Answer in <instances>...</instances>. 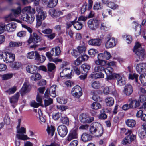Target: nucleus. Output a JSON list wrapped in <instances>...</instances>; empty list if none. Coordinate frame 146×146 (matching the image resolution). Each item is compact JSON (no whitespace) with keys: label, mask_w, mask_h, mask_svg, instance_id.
Returning a JSON list of instances; mask_svg holds the SVG:
<instances>
[{"label":"nucleus","mask_w":146,"mask_h":146,"mask_svg":"<svg viewBox=\"0 0 146 146\" xmlns=\"http://www.w3.org/2000/svg\"><path fill=\"white\" fill-rule=\"evenodd\" d=\"M79 119L81 122L88 123H90L92 122L94 119L93 117L90 116L89 115L85 113L80 115Z\"/></svg>","instance_id":"7"},{"label":"nucleus","mask_w":146,"mask_h":146,"mask_svg":"<svg viewBox=\"0 0 146 146\" xmlns=\"http://www.w3.org/2000/svg\"><path fill=\"white\" fill-rule=\"evenodd\" d=\"M131 141L130 140L129 136H127L123 139L122 143L123 145H127L130 143Z\"/></svg>","instance_id":"56"},{"label":"nucleus","mask_w":146,"mask_h":146,"mask_svg":"<svg viewBox=\"0 0 146 146\" xmlns=\"http://www.w3.org/2000/svg\"><path fill=\"white\" fill-rule=\"evenodd\" d=\"M49 13L52 17H58L57 10H56L54 9H51L50 10Z\"/></svg>","instance_id":"50"},{"label":"nucleus","mask_w":146,"mask_h":146,"mask_svg":"<svg viewBox=\"0 0 146 146\" xmlns=\"http://www.w3.org/2000/svg\"><path fill=\"white\" fill-rule=\"evenodd\" d=\"M77 49L80 54L84 53L86 50V48L83 46H78Z\"/></svg>","instance_id":"60"},{"label":"nucleus","mask_w":146,"mask_h":146,"mask_svg":"<svg viewBox=\"0 0 146 146\" xmlns=\"http://www.w3.org/2000/svg\"><path fill=\"white\" fill-rule=\"evenodd\" d=\"M133 27L135 30V34L136 37L139 36L140 35L145 40H146V29H142L141 26L136 22L133 21L132 23Z\"/></svg>","instance_id":"2"},{"label":"nucleus","mask_w":146,"mask_h":146,"mask_svg":"<svg viewBox=\"0 0 146 146\" xmlns=\"http://www.w3.org/2000/svg\"><path fill=\"white\" fill-rule=\"evenodd\" d=\"M126 125L129 127H133L136 124L135 121L133 119H127L125 121Z\"/></svg>","instance_id":"36"},{"label":"nucleus","mask_w":146,"mask_h":146,"mask_svg":"<svg viewBox=\"0 0 146 146\" xmlns=\"http://www.w3.org/2000/svg\"><path fill=\"white\" fill-rule=\"evenodd\" d=\"M90 66L87 64H83L81 66V68L82 69V73L83 74H86L88 72V70L90 68Z\"/></svg>","instance_id":"27"},{"label":"nucleus","mask_w":146,"mask_h":146,"mask_svg":"<svg viewBox=\"0 0 146 146\" xmlns=\"http://www.w3.org/2000/svg\"><path fill=\"white\" fill-rule=\"evenodd\" d=\"M146 134V132L144 130L140 131L138 133L139 136L141 139H143L145 137Z\"/></svg>","instance_id":"64"},{"label":"nucleus","mask_w":146,"mask_h":146,"mask_svg":"<svg viewBox=\"0 0 146 146\" xmlns=\"http://www.w3.org/2000/svg\"><path fill=\"white\" fill-rule=\"evenodd\" d=\"M78 134L77 131L75 130H71L67 137V140L69 142L73 139L77 138Z\"/></svg>","instance_id":"18"},{"label":"nucleus","mask_w":146,"mask_h":146,"mask_svg":"<svg viewBox=\"0 0 146 146\" xmlns=\"http://www.w3.org/2000/svg\"><path fill=\"white\" fill-rule=\"evenodd\" d=\"M114 76L117 79L116 84L119 86H122L125 84L126 79L122 74H115Z\"/></svg>","instance_id":"8"},{"label":"nucleus","mask_w":146,"mask_h":146,"mask_svg":"<svg viewBox=\"0 0 146 146\" xmlns=\"http://www.w3.org/2000/svg\"><path fill=\"white\" fill-rule=\"evenodd\" d=\"M6 30L8 32L15 31L16 28V23L14 22L5 25Z\"/></svg>","instance_id":"21"},{"label":"nucleus","mask_w":146,"mask_h":146,"mask_svg":"<svg viewBox=\"0 0 146 146\" xmlns=\"http://www.w3.org/2000/svg\"><path fill=\"white\" fill-rule=\"evenodd\" d=\"M20 96L19 92L16 93L9 98L10 104L12 107L15 108L17 105V102Z\"/></svg>","instance_id":"16"},{"label":"nucleus","mask_w":146,"mask_h":146,"mask_svg":"<svg viewBox=\"0 0 146 146\" xmlns=\"http://www.w3.org/2000/svg\"><path fill=\"white\" fill-rule=\"evenodd\" d=\"M35 59L40 61L41 63L43 62L46 59L45 56L43 55L40 56L38 52L36 51L35 52Z\"/></svg>","instance_id":"28"},{"label":"nucleus","mask_w":146,"mask_h":146,"mask_svg":"<svg viewBox=\"0 0 146 146\" xmlns=\"http://www.w3.org/2000/svg\"><path fill=\"white\" fill-rule=\"evenodd\" d=\"M48 70L49 72H52L56 68L55 65L52 63H49L47 65Z\"/></svg>","instance_id":"51"},{"label":"nucleus","mask_w":146,"mask_h":146,"mask_svg":"<svg viewBox=\"0 0 146 146\" xmlns=\"http://www.w3.org/2000/svg\"><path fill=\"white\" fill-rule=\"evenodd\" d=\"M31 89V86L28 82H25L20 90V93L21 96H23L29 92Z\"/></svg>","instance_id":"13"},{"label":"nucleus","mask_w":146,"mask_h":146,"mask_svg":"<svg viewBox=\"0 0 146 146\" xmlns=\"http://www.w3.org/2000/svg\"><path fill=\"white\" fill-rule=\"evenodd\" d=\"M57 130L59 135L62 137H64L68 132L67 127L63 125L59 126L57 128Z\"/></svg>","instance_id":"14"},{"label":"nucleus","mask_w":146,"mask_h":146,"mask_svg":"<svg viewBox=\"0 0 146 146\" xmlns=\"http://www.w3.org/2000/svg\"><path fill=\"white\" fill-rule=\"evenodd\" d=\"M139 75L138 74L134 73L133 74L129 73V75L128 78L129 79L135 80V82L137 83L138 81Z\"/></svg>","instance_id":"38"},{"label":"nucleus","mask_w":146,"mask_h":146,"mask_svg":"<svg viewBox=\"0 0 146 146\" xmlns=\"http://www.w3.org/2000/svg\"><path fill=\"white\" fill-rule=\"evenodd\" d=\"M55 129L54 126L52 125L49 126L48 125L47 129V131L48 134L52 136L54 134Z\"/></svg>","instance_id":"35"},{"label":"nucleus","mask_w":146,"mask_h":146,"mask_svg":"<svg viewBox=\"0 0 146 146\" xmlns=\"http://www.w3.org/2000/svg\"><path fill=\"white\" fill-rule=\"evenodd\" d=\"M136 70L139 74H141L146 72V63H141L135 65Z\"/></svg>","instance_id":"15"},{"label":"nucleus","mask_w":146,"mask_h":146,"mask_svg":"<svg viewBox=\"0 0 146 146\" xmlns=\"http://www.w3.org/2000/svg\"><path fill=\"white\" fill-rule=\"evenodd\" d=\"M38 114L40 122L41 123H44L46 121V120L44 117L43 116L42 112L40 109H39L38 110Z\"/></svg>","instance_id":"49"},{"label":"nucleus","mask_w":146,"mask_h":146,"mask_svg":"<svg viewBox=\"0 0 146 146\" xmlns=\"http://www.w3.org/2000/svg\"><path fill=\"white\" fill-rule=\"evenodd\" d=\"M7 52H3L0 54V59H3V61L6 63V60L7 58Z\"/></svg>","instance_id":"58"},{"label":"nucleus","mask_w":146,"mask_h":146,"mask_svg":"<svg viewBox=\"0 0 146 146\" xmlns=\"http://www.w3.org/2000/svg\"><path fill=\"white\" fill-rule=\"evenodd\" d=\"M12 11L15 17L19 16L21 11V9L20 7H18L15 9H13Z\"/></svg>","instance_id":"42"},{"label":"nucleus","mask_w":146,"mask_h":146,"mask_svg":"<svg viewBox=\"0 0 146 146\" xmlns=\"http://www.w3.org/2000/svg\"><path fill=\"white\" fill-rule=\"evenodd\" d=\"M20 66L21 64L18 62H14L11 65V67L15 70L18 69Z\"/></svg>","instance_id":"62"},{"label":"nucleus","mask_w":146,"mask_h":146,"mask_svg":"<svg viewBox=\"0 0 146 146\" xmlns=\"http://www.w3.org/2000/svg\"><path fill=\"white\" fill-rule=\"evenodd\" d=\"M61 122L63 124L68 125L69 124V121L68 117L67 116L61 117L60 119Z\"/></svg>","instance_id":"48"},{"label":"nucleus","mask_w":146,"mask_h":146,"mask_svg":"<svg viewBox=\"0 0 146 146\" xmlns=\"http://www.w3.org/2000/svg\"><path fill=\"white\" fill-rule=\"evenodd\" d=\"M22 13L21 19L28 23L31 24L35 19L34 14L35 13V9L31 6L26 7L22 10Z\"/></svg>","instance_id":"1"},{"label":"nucleus","mask_w":146,"mask_h":146,"mask_svg":"<svg viewBox=\"0 0 146 146\" xmlns=\"http://www.w3.org/2000/svg\"><path fill=\"white\" fill-rule=\"evenodd\" d=\"M34 51L30 52L27 53L26 56L27 58L30 59H32L35 58V52Z\"/></svg>","instance_id":"55"},{"label":"nucleus","mask_w":146,"mask_h":146,"mask_svg":"<svg viewBox=\"0 0 146 146\" xmlns=\"http://www.w3.org/2000/svg\"><path fill=\"white\" fill-rule=\"evenodd\" d=\"M111 35L108 34L106 38L105 46L106 49L112 48L116 46L117 44V40L113 37H111Z\"/></svg>","instance_id":"4"},{"label":"nucleus","mask_w":146,"mask_h":146,"mask_svg":"<svg viewBox=\"0 0 146 146\" xmlns=\"http://www.w3.org/2000/svg\"><path fill=\"white\" fill-rule=\"evenodd\" d=\"M99 123L98 122H95L93 123L89 128V131L90 133L92 135L94 136L96 130L97 129L98 125Z\"/></svg>","instance_id":"26"},{"label":"nucleus","mask_w":146,"mask_h":146,"mask_svg":"<svg viewBox=\"0 0 146 146\" xmlns=\"http://www.w3.org/2000/svg\"><path fill=\"white\" fill-rule=\"evenodd\" d=\"M92 136L90 134L86 133H83L81 136V139L84 142H87L91 140Z\"/></svg>","instance_id":"29"},{"label":"nucleus","mask_w":146,"mask_h":146,"mask_svg":"<svg viewBox=\"0 0 146 146\" xmlns=\"http://www.w3.org/2000/svg\"><path fill=\"white\" fill-rule=\"evenodd\" d=\"M102 9V7L100 3L98 2L95 3L94 5L93 9L95 10H99Z\"/></svg>","instance_id":"57"},{"label":"nucleus","mask_w":146,"mask_h":146,"mask_svg":"<svg viewBox=\"0 0 146 146\" xmlns=\"http://www.w3.org/2000/svg\"><path fill=\"white\" fill-rule=\"evenodd\" d=\"M129 101L130 102L129 104L130 108H135L140 106L139 102L136 99L132 100V99H130Z\"/></svg>","instance_id":"22"},{"label":"nucleus","mask_w":146,"mask_h":146,"mask_svg":"<svg viewBox=\"0 0 146 146\" xmlns=\"http://www.w3.org/2000/svg\"><path fill=\"white\" fill-rule=\"evenodd\" d=\"M71 94L74 97L79 98L82 94L81 88L78 85L74 86L71 90Z\"/></svg>","instance_id":"6"},{"label":"nucleus","mask_w":146,"mask_h":146,"mask_svg":"<svg viewBox=\"0 0 146 146\" xmlns=\"http://www.w3.org/2000/svg\"><path fill=\"white\" fill-rule=\"evenodd\" d=\"M56 85L52 86L50 89L49 94V90L48 89H47L44 93V98H48L49 97V95L53 97H56Z\"/></svg>","instance_id":"11"},{"label":"nucleus","mask_w":146,"mask_h":146,"mask_svg":"<svg viewBox=\"0 0 146 146\" xmlns=\"http://www.w3.org/2000/svg\"><path fill=\"white\" fill-rule=\"evenodd\" d=\"M110 26L107 23H102L100 26V28L101 30L104 31H108L110 30Z\"/></svg>","instance_id":"32"},{"label":"nucleus","mask_w":146,"mask_h":146,"mask_svg":"<svg viewBox=\"0 0 146 146\" xmlns=\"http://www.w3.org/2000/svg\"><path fill=\"white\" fill-rule=\"evenodd\" d=\"M76 18L74 20V27L77 30H80L81 29L83 26V24L80 22L78 21H76Z\"/></svg>","instance_id":"30"},{"label":"nucleus","mask_w":146,"mask_h":146,"mask_svg":"<svg viewBox=\"0 0 146 146\" xmlns=\"http://www.w3.org/2000/svg\"><path fill=\"white\" fill-rule=\"evenodd\" d=\"M132 131L126 129L125 128H121V133L123 135L129 136L132 133Z\"/></svg>","instance_id":"43"},{"label":"nucleus","mask_w":146,"mask_h":146,"mask_svg":"<svg viewBox=\"0 0 146 146\" xmlns=\"http://www.w3.org/2000/svg\"><path fill=\"white\" fill-rule=\"evenodd\" d=\"M89 57L87 55H84L78 57L75 61L74 64L75 65L78 66L82 62L87 60Z\"/></svg>","instance_id":"19"},{"label":"nucleus","mask_w":146,"mask_h":146,"mask_svg":"<svg viewBox=\"0 0 146 146\" xmlns=\"http://www.w3.org/2000/svg\"><path fill=\"white\" fill-rule=\"evenodd\" d=\"M17 132L18 133L16 134V136L18 139L23 140L29 139L30 138L26 135L24 134L26 133V129L25 127H21L18 129Z\"/></svg>","instance_id":"5"},{"label":"nucleus","mask_w":146,"mask_h":146,"mask_svg":"<svg viewBox=\"0 0 146 146\" xmlns=\"http://www.w3.org/2000/svg\"><path fill=\"white\" fill-rule=\"evenodd\" d=\"M105 102L107 106H111L114 104V100L111 97H107L105 99Z\"/></svg>","instance_id":"34"},{"label":"nucleus","mask_w":146,"mask_h":146,"mask_svg":"<svg viewBox=\"0 0 146 146\" xmlns=\"http://www.w3.org/2000/svg\"><path fill=\"white\" fill-rule=\"evenodd\" d=\"M49 1L48 7L50 8L56 6L58 2V0H49Z\"/></svg>","instance_id":"44"},{"label":"nucleus","mask_w":146,"mask_h":146,"mask_svg":"<svg viewBox=\"0 0 146 146\" xmlns=\"http://www.w3.org/2000/svg\"><path fill=\"white\" fill-rule=\"evenodd\" d=\"M108 14L111 15V17H113L112 14V11L109 9H106L104 10L102 13V15L104 18L107 17Z\"/></svg>","instance_id":"40"},{"label":"nucleus","mask_w":146,"mask_h":146,"mask_svg":"<svg viewBox=\"0 0 146 146\" xmlns=\"http://www.w3.org/2000/svg\"><path fill=\"white\" fill-rule=\"evenodd\" d=\"M91 86L94 89H98L100 87V85L99 81H94L92 83Z\"/></svg>","instance_id":"53"},{"label":"nucleus","mask_w":146,"mask_h":146,"mask_svg":"<svg viewBox=\"0 0 146 146\" xmlns=\"http://www.w3.org/2000/svg\"><path fill=\"white\" fill-rule=\"evenodd\" d=\"M102 43L101 39L99 38L92 39L89 41L88 44L89 45L95 46H99Z\"/></svg>","instance_id":"20"},{"label":"nucleus","mask_w":146,"mask_h":146,"mask_svg":"<svg viewBox=\"0 0 146 146\" xmlns=\"http://www.w3.org/2000/svg\"><path fill=\"white\" fill-rule=\"evenodd\" d=\"M37 68L38 67L35 65H29L26 67V70L28 73L33 74L35 72Z\"/></svg>","instance_id":"24"},{"label":"nucleus","mask_w":146,"mask_h":146,"mask_svg":"<svg viewBox=\"0 0 146 146\" xmlns=\"http://www.w3.org/2000/svg\"><path fill=\"white\" fill-rule=\"evenodd\" d=\"M94 63L96 66H105L106 64V61L98 58L94 61Z\"/></svg>","instance_id":"33"},{"label":"nucleus","mask_w":146,"mask_h":146,"mask_svg":"<svg viewBox=\"0 0 146 146\" xmlns=\"http://www.w3.org/2000/svg\"><path fill=\"white\" fill-rule=\"evenodd\" d=\"M107 6L113 10L117 9L118 8L117 5L112 2H109Z\"/></svg>","instance_id":"47"},{"label":"nucleus","mask_w":146,"mask_h":146,"mask_svg":"<svg viewBox=\"0 0 146 146\" xmlns=\"http://www.w3.org/2000/svg\"><path fill=\"white\" fill-rule=\"evenodd\" d=\"M97 52V50L94 49H90L88 51V54L90 55L94 56Z\"/></svg>","instance_id":"61"},{"label":"nucleus","mask_w":146,"mask_h":146,"mask_svg":"<svg viewBox=\"0 0 146 146\" xmlns=\"http://www.w3.org/2000/svg\"><path fill=\"white\" fill-rule=\"evenodd\" d=\"M34 39L33 43H37L40 42L42 39L36 33H33V34Z\"/></svg>","instance_id":"37"},{"label":"nucleus","mask_w":146,"mask_h":146,"mask_svg":"<svg viewBox=\"0 0 146 146\" xmlns=\"http://www.w3.org/2000/svg\"><path fill=\"white\" fill-rule=\"evenodd\" d=\"M15 59V56L14 54L8 52L6 63H9L13 62Z\"/></svg>","instance_id":"31"},{"label":"nucleus","mask_w":146,"mask_h":146,"mask_svg":"<svg viewBox=\"0 0 146 146\" xmlns=\"http://www.w3.org/2000/svg\"><path fill=\"white\" fill-rule=\"evenodd\" d=\"M91 108L94 110H97L101 108V106L100 104L96 102H93L91 105Z\"/></svg>","instance_id":"45"},{"label":"nucleus","mask_w":146,"mask_h":146,"mask_svg":"<svg viewBox=\"0 0 146 146\" xmlns=\"http://www.w3.org/2000/svg\"><path fill=\"white\" fill-rule=\"evenodd\" d=\"M16 86H14L6 91L5 92L8 93L9 95H11L14 93L16 91Z\"/></svg>","instance_id":"52"},{"label":"nucleus","mask_w":146,"mask_h":146,"mask_svg":"<svg viewBox=\"0 0 146 146\" xmlns=\"http://www.w3.org/2000/svg\"><path fill=\"white\" fill-rule=\"evenodd\" d=\"M57 102L61 104H64L67 102V100L63 98H56Z\"/></svg>","instance_id":"59"},{"label":"nucleus","mask_w":146,"mask_h":146,"mask_svg":"<svg viewBox=\"0 0 146 146\" xmlns=\"http://www.w3.org/2000/svg\"><path fill=\"white\" fill-rule=\"evenodd\" d=\"M92 78L95 79L103 78L104 77V75L102 72H93L90 75Z\"/></svg>","instance_id":"23"},{"label":"nucleus","mask_w":146,"mask_h":146,"mask_svg":"<svg viewBox=\"0 0 146 146\" xmlns=\"http://www.w3.org/2000/svg\"><path fill=\"white\" fill-rule=\"evenodd\" d=\"M104 70L105 68L103 66H96L94 68V72H102Z\"/></svg>","instance_id":"46"},{"label":"nucleus","mask_w":146,"mask_h":146,"mask_svg":"<svg viewBox=\"0 0 146 146\" xmlns=\"http://www.w3.org/2000/svg\"><path fill=\"white\" fill-rule=\"evenodd\" d=\"M133 88L132 86L129 84H126L123 90V93L126 95L129 96L133 93Z\"/></svg>","instance_id":"17"},{"label":"nucleus","mask_w":146,"mask_h":146,"mask_svg":"<svg viewBox=\"0 0 146 146\" xmlns=\"http://www.w3.org/2000/svg\"><path fill=\"white\" fill-rule=\"evenodd\" d=\"M97 129L94 136L95 137H99L102 135L103 131L102 126L99 123L98 125Z\"/></svg>","instance_id":"25"},{"label":"nucleus","mask_w":146,"mask_h":146,"mask_svg":"<svg viewBox=\"0 0 146 146\" xmlns=\"http://www.w3.org/2000/svg\"><path fill=\"white\" fill-rule=\"evenodd\" d=\"M26 32L25 31H21L18 32L17 34V36L19 37H25L26 35Z\"/></svg>","instance_id":"63"},{"label":"nucleus","mask_w":146,"mask_h":146,"mask_svg":"<svg viewBox=\"0 0 146 146\" xmlns=\"http://www.w3.org/2000/svg\"><path fill=\"white\" fill-rule=\"evenodd\" d=\"M139 79L143 85L146 86V74H141L139 77Z\"/></svg>","instance_id":"39"},{"label":"nucleus","mask_w":146,"mask_h":146,"mask_svg":"<svg viewBox=\"0 0 146 146\" xmlns=\"http://www.w3.org/2000/svg\"><path fill=\"white\" fill-rule=\"evenodd\" d=\"M133 52L138 56L139 61L143 60L145 57L144 50L142 48L140 44L137 42L136 43L133 50Z\"/></svg>","instance_id":"3"},{"label":"nucleus","mask_w":146,"mask_h":146,"mask_svg":"<svg viewBox=\"0 0 146 146\" xmlns=\"http://www.w3.org/2000/svg\"><path fill=\"white\" fill-rule=\"evenodd\" d=\"M36 10L38 14L36 15V19L42 21L44 20L47 16L46 12L43 11L42 7L39 6L37 7Z\"/></svg>","instance_id":"10"},{"label":"nucleus","mask_w":146,"mask_h":146,"mask_svg":"<svg viewBox=\"0 0 146 146\" xmlns=\"http://www.w3.org/2000/svg\"><path fill=\"white\" fill-rule=\"evenodd\" d=\"M113 69L111 67H108L106 68H105L104 71L106 74H111L112 73Z\"/></svg>","instance_id":"54"},{"label":"nucleus","mask_w":146,"mask_h":146,"mask_svg":"<svg viewBox=\"0 0 146 146\" xmlns=\"http://www.w3.org/2000/svg\"><path fill=\"white\" fill-rule=\"evenodd\" d=\"M60 70V76L61 77H66L68 78H71L72 70L70 68H66L63 69V67H61Z\"/></svg>","instance_id":"9"},{"label":"nucleus","mask_w":146,"mask_h":146,"mask_svg":"<svg viewBox=\"0 0 146 146\" xmlns=\"http://www.w3.org/2000/svg\"><path fill=\"white\" fill-rule=\"evenodd\" d=\"M87 24L88 27L90 29L95 30L98 27L100 21L96 19H90L88 21Z\"/></svg>","instance_id":"12"},{"label":"nucleus","mask_w":146,"mask_h":146,"mask_svg":"<svg viewBox=\"0 0 146 146\" xmlns=\"http://www.w3.org/2000/svg\"><path fill=\"white\" fill-rule=\"evenodd\" d=\"M32 74V75L31 76V78L33 80L36 81L38 80L41 78V75L38 73H34Z\"/></svg>","instance_id":"41"}]
</instances>
